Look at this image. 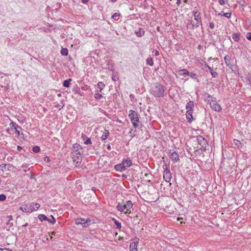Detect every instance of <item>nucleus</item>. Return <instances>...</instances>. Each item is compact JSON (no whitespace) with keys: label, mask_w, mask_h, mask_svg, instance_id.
Returning <instances> with one entry per match:
<instances>
[{"label":"nucleus","mask_w":251,"mask_h":251,"mask_svg":"<svg viewBox=\"0 0 251 251\" xmlns=\"http://www.w3.org/2000/svg\"><path fill=\"white\" fill-rule=\"evenodd\" d=\"M165 91L166 88L162 84L156 83L151 86L150 91L155 98H161L164 96Z\"/></svg>","instance_id":"obj_1"},{"label":"nucleus","mask_w":251,"mask_h":251,"mask_svg":"<svg viewBox=\"0 0 251 251\" xmlns=\"http://www.w3.org/2000/svg\"><path fill=\"white\" fill-rule=\"evenodd\" d=\"M193 13L195 21H192L190 23H188L187 25L188 28L192 29L198 27L201 24L200 12L198 9H195L193 11Z\"/></svg>","instance_id":"obj_2"},{"label":"nucleus","mask_w":251,"mask_h":251,"mask_svg":"<svg viewBox=\"0 0 251 251\" xmlns=\"http://www.w3.org/2000/svg\"><path fill=\"white\" fill-rule=\"evenodd\" d=\"M40 207V204L38 203L33 202L28 204H23L22 205L20 209L23 212L25 213H31L33 211L37 210Z\"/></svg>","instance_id":"obj_3"},{"label":"nucleus","mask_w":251,"mask_h":251,"mask_svg":"<svg viewBox=\"0 0 251 251\" xmlns=\"http://www.w3.org/2000/svg\"><path fill=\"white\" fill-rule=\"evenodd\" d=\"M128 116L130 118L133 126L135 128L138 127L139 126V123L140 122L139 121V117L137 113L133 110H130Z\"/></svg>","instance_id":"obj_4"},{"label":"nucleus","mask_w":251,"mask_h":251,"mask_svg":"<svg viewBox=\"0 0 251 251\" xmlns=\"http://www.w3.org/2000/svg\"><path fill=\"white\" fill-rule=\"evenodd\" d=\"M92 223L93 222L89 219L78 218L75 220V224L76 225H81L83 227H87Z\"/></svg>","instance_id":"obj_5"},{"label":"nucleus","mask_w":251,"mask_h":251,"mask_svg":"<svg viewBox=\"0 0 251 251\" xmlns=\"http://www.w3.org/2000/svg\"><path fill=\"white\" fill-rule=\"evenodd\" d=\"M164 172L163 175V178L166 182H169L171 181L172 178L171 173L170 171V169L168 168V167L166 165H165V168H164Z\"/></svg>","instance_id":"obj_6"},{"label":"nucleus","mask_w":251,"mask_h":251,"mask_svg":"<svg viewBox=\"0 0 251 251\" xmlns=\"http://www.w3.org/2000/svg\"><path fill=\"white\" fill-rule=\"evenodd\" d=\"M82 152V148L79 144L76 143L73 145V151L72 153V155L75 156L77 154H81Z\"/></svg>","instance_id":"obj_7"},{"label":"nucleus","mask_w":251,"mask_h":251,"mask_svg":"<svg viewBox=\"0 0 251 251\" xmlns=\"http://www.w3.org/2000/svg\"><path fill=\"white\" fill-rule=\"evenodd\" d=\"M210 107L217 112H220L222 110V107L219 103L215 100H212L210 102Z\"/></svg>","instance_id":"obj_8"},{"label":"nucleus","mask_w":251,"mask_h":251,"mask_svg":"<svg viewBox=\"0 0 251 251\" xmlns=\"http://www.w3.org/2000/svg\"><path fill=\"white\" fill-rule=\"evenodd\" d=\"M72 158L74 163L75 166H79L81 162V154H77L75 156L72 155Z\"/></svg>","instance_id":"obj_9"},{"label":"nucleus","mask_w":251,"mask_h":251,"mask_svg":"<svg viewBox=\"0 0 251 251\" xmlns=\"http://www.w3.org/2000/svg\"><path fill=\"white\" fill-rule=\"evenodd\" d=\"M126 208V211L125 213L126 214H129L131 213L130 209L132 207L133 204L132 202L130 201H126V204H125Z\"/></svg>","instance_id":"obj_10"},{"label":"nucleus","mask_w":251,"mask_h":251,"mask_svg":"<svg viewBox=\"0 0 251 251\" xmlns=\"http://www.w3.org/2000/svg\"><path fill=\"white\" fill-rule=\"evenodd\" d=\"M138 242L132 241L130 245V251H138Z\"/></svg>","instance_id":"obj_11"},{"label":"nucleus","mask_w":251,"mask_h":251,"mask_svg":"<svg viewBox=\"0 0 251 251\" xmlns=\"http://www.w3.org/2000/svg\"><path fill=\"white\" fill-rule=\"evenodd\" d=\"M193 111L187 110L186 113V116L189 123H192L193 120L192 116Z\"/></svg>","instance_id":"obj_12"},{"label":"nucleus","mask_w":251,"mask_h":251,"mask_svg":"<svg viewBox=\"0 0 251 251\" xmlns=\"http://www.w3.org/2000/svg\"><path fill=\"white\" fill-rule=\"evenodd\" d=\"M122 163L123 165H124L126 169L131 166L132 164L131 160L129 159H124Z\"/></svg>","instance_id":"obj_13"},{"label":"nucleus","mask_w":251,"mask_h":251,"mask_svg":"<svg viewBox=\"0 0 251 251\" xmlns=\"http://www.w3.org/2000/svg\"><path fill=\"white\" fill-rule=\"evenodd\" d=\"M224 60L226 64L229 67L231 68L232 64L231 63V58L229 55H226L224 57Z\"/></svg>","instance_id":"obj_14"},{"label":"nucleus","mask_w":251,"mask_h":251,"mask_svg":"<svg viewBox=\"0 0 251 251\" xmlns=\"http://www.w3.org/2000/svg\"><path fill=\"white\" fill-rule=\"evenodd\" d=\"M194 104L193 101H189L188 102H187L186 105V108L187 110H190V111H193V108H194Z\"/></svg>","instance_id":"obj_15"},{"label":"nucleus","mask_w":251,"mask_h":251,"mask_svg":"<svg viewBox=\"0 0 251 251\" xmlns=\"http://www.w3.org/2000/svg\"><path fill=\"white\" fill-rule=\"evenodd\" d=\"M241 34L240 33H233L232 35V39L235 42H238L240 40Z\"/></svg>","instance_id":"obj_16"},{"label":"nucleus","mask_w":251,"mask_h":251,"mask_svg":"<svg viewBox=\"0 0 251 251\" xmlns=\"http://www.w3.org/2000/svg\"><path fill=\"white\" fill-rule=\"evenodd\" d=\"M171 158L175 161H176L178 160V155L175 151L172 152L170 155Z\"/></svg>","instance_id":"obj_17"},{"label":"nucleus","mask_w":251,"mask_h":251,"mask_svg":"<svg viewBox=\"0 0 251 251\" xmlns=\"http://www.w3.org/2000/svg\"><path fill=\"white\" fill-rule=\"evenodd\" d=\"M116 170L118 171H123L126 170V168L125 167L124 165H123V163L121 164L116 165L115 167Z\"/></svg>","instance_id":"obj_18"},{"label":"nucleus","mask_w":251,"mask_h":251,"mask_svg":"<svg viewBox=\"0 0 251 251\" xmlns=\"http://www.w3.org/2000/svg\"><path fill=\"white\" fill-rule=\"evenodd\" d=\"M109 134V133L108 130L105 129L103 131V132L102 133V135L101 137V140L103 141L106 140L107 139V138L108 137Z\"/></svg>","instance_id":"obj_19"},{"label":"nucleus","mask_w":251,"mask_h":251,"mask_svg":"<svg viewBox=\"0 0 251 251\" xmlns=\"http://www.w3.org/2000/svg\"><path fill=\"white\" fill-rule=\"evenodd\" d=\"M135 33L138 37H142L144 35L145 31L143 29L140 28L138 31L135 32Z\"/></svg>","instance_id":"obj_20"},{"label":"nucleus","mask_w":251,"mask_h":251,"mask_svg":"<svg viewBox=\"0 0 251 251\" xmlns=\"http://www.w3.org/2000/svg\"><path fill=\"white\" fill-rule=\"evenodd\" d=\"M117 207L118 210L121 212H123L125 210H126V208L125 204L119 203Z\"/></svg>","instance_id":"obj_21"},{"label":"nucleus","mask_w":251,"mask_h":251,"mask_svg":"<svg viewBox=\"0 0 251 251\" xmlns=\"http://www.w3.org/2000/svg\"><path fill=\"white\" fill-rule=\"evenodd\" d=\"M178 74L179 75H189V72L186 69H181L178 71Z\"/></svg>","instance_id":"obj_22"},{"label":"nucleus","mask_w":251,"mask_h":251,"mask_svg":"<svg viewBox=\"0 0 251 251\" xmlns=\"http://www.w3.org/2000/svg\"><path fill=\"white\" fill-rule=\"evenodd\" d=\"M12 125H13V126L14 127V129H15V132L16 133H17V134H18V135H20V130L19 129H21V128L18 126L17 125H14L13 123H12Z\"/></svg>","instance_id":"obj_23"},{"label":"nucleus","mask_w":251,"mask_h":251,"mask_svg":"<svg viewBox=\"0 0 251 251\" xmlns=\"http://www.w3.org/2000/svg\"><path fill=\"white\" fill-rule=\"evenodd\" d=\"M98 87L100 89V92L101 93L102 90L103 89V88L105 86V85L104 83L102 82H99L98 84Z\"/></svg>","instance_id":"obj_24"},{"label":"nucleus","mask_w":251,"mask_h":251,"mask_svg":"<svg viewBox=\"0 0 251 251\" xmlns=\"http://www.w3.org/2000/svg\"><path fill=\"white\" fill-rule=\"evenodd\" d=\"M61 54L64 56H67L68 54V50L66 48H62L61 50Z\"/></svg>","instance_id":"obj_25"},{"label":"nucleus","mask_w":251,"mask_h":251,"mask_svg":"<svg viewBox=\"0 0 251 251\" xmlns=\"http://www.w3.org/2000/svg\"><path fill=\"white\" fill-rule=\"evenodd\" d=\"M39 219L41 220V221H43L44 220L47 221L48 218H47L45 215L40 214L38 216Z\"/></svg>","instance_id":"obj_26"},{"label":"nucleus","mask_w":251,"mask_h":251,"mask_svg":"<svg viewBox=\"0 0 251 251\" xmlns=\"http://www.w3.org/2000/svg\"><path fill=\"white\" fill-rule=\"evenodd\" d=\"M120 16V14L118 13H114L112 16V18L114 19L116 21H118L119 20V17Z\"/></svg>","instance_id":"obj_27"},{"label":"nucleus","mask_w":251,"mask_h":251,"mask_svg":"<svg viewBox=\"0 0 251 251\" xmlns=\"http://www.w3.org/2000/svg\"><path fill=\"white\" fill-rule=\"evenodd\" d=\"M71 81V79L70 78L69 80H66L63 82V86L66 87H68L70 85V81Z\"/></svg>","instance_id":"obj_28"},{"label":"nucleus","mask_w":251,"mask_h":251,"mask_svg":"<svg viewBox=\"0 0 251 251\" xmlns=\"http://www.w3.org/2000/svg\"><path fill=\"white\" fill-rule=\"evenodd\" d=\"M147 62L148 64L150 65V66H152L153 65V61L151 58H148L147 59Z\"/></svg>","instance_id":"obj_29"},{"label":"nucleus","mask_w":251,"mask_h":251,"mask_svg":"<svg viewBox=\"0 0 251 251\" xmlns=\"http://www.w3.org/2000/svg\"><path fill=\"white\" fill-rule=\"evenodd\" d=\"M47 221L52 224H54L55 222V220L52 216H50V218H48Z\"/></svg>","instance_id":"obj_30"},{"label":"nucleus","mask_w":251,"mask_h":251,"mask_svg":"<svg viewBox=\"0 0 251 251\" xmlns=\"http://www.w3.org/2000/svg\"><path fill=\"white\" fill-rule=\"evenodd\" d=\"M233 143H234V145L238 147H239L241 144L240 141L238 140H236V139H234L233 140Z\"/></svg>","instance_id":"obj_31"},{"label":"nucleus","mask_w":251,"mask_h":251,"mask_svg":"<svg viewBox=\"0 0 251 251\" xmlns=\"http://www.w3.org/2000/svg\"><path fill=\"white\" fill-rule=\"evenodd\" d=\"M32 151L34 152L37 153V152H38L40 151V148L38 146H34L32 148Z\"/></svg>","instance_id":"obj_32"},{"label":"nucleus","mask_w":251,"mask_h":251,"mask_svg":"<svg viewBox=\"0 0 251 251\" xmlns=\"http://www.w3.org/2000/svg\"><path fill=\"white\" fill-rule=\"evenodd\" d=\"M113 220L114 221V223H115V225H116L117 228L118 229H120L121 228V224L114 219H113Z\"/></svg>","instance_id":"obj_33"},{"label":"nucleus","mask_w":251,"mask_h":251,"mask_svg":"<svg viewBox=\"0 0 251 251\" xmlns=\"http://www.w3.org/2000/svg\"><path fill=\"white\" fill-rule=\"evenodd\" d=\"M210 73L213 77L215 78L218 76V73L214 70H211V72Z\"/></svg>","instance_id":"obj_34"},{"label":"nucleus","mask_w":251,"mask_h":251,"mask_svg":"<svg viewBox=\"0 0 251 251\" xmlns=\"http://www.w3.org/2000/svg\"><path fill=\"white\" fill-rule=\"evenodd\" d=\"M188 76H190L191 78L193 79H196V74L193 73H189V75Z\"/></svg>","instance_id":"obj_35"},{"label":"nucleus","mask_w":251,"mask_h":251,"mask_svg":"<svg viewBox=\"0 0 251 251\" xmlns=\"http://www.w3.org/2000/svg\"><path fill=\"white\" fill-rule=\"evenodd\" d=\"M6 196L4 194H1L0 195V201H4L6 200Z\"/></svg>","instance_id":"obj_36"},{"label":"nucleus","mask_w":251,"mask_h":251,"mask_svg":"<svg viewBox=\"0 0 251 251\" xmlns=\"http://www.w3.org/2000/svg\"><path fill=\"white\" fill-rule=\"evenodd\" d=\"M198 140L201 142H203L204 143H205L204 138L201 136L198 137Z\"/></svg>","instance_id":"obj_37"},{"label":"nucleus","mask_w":251,"mask_h":251,"mask_svg":"<svg viewBox=\"0 0 251 251\" xmlns=\"http://www.w3.org/2000/svg\"><path fill=\"white\" fill-rule=\"evenodd\" d=\"M102 97V95L100 94H96L95 96V98L96 99H100V98H101Z\"/></svg>","instance_id":"obj_38"},{"label":"nucleus","mask_w":251,"mask_h":251,"mask_svg":"<svg viewBox=\"0 0 251 251\" xmlns=\"http://www.w3.org/2000/svg\"><path fill=\"white\" fill-rule=\"evenodd\" d=\"M223 15L227 18H229L230 17V16H231V13H224V14H223Z\"/></svg>","instance_id":"obj_39"},{"label":"nucleus","mask_w":251,"mask_h":251,"mask_svg":"<svg viewBox=\"0 0 251 251\" xmlns=\"http://www.w3.org/2000/svg\"><path fill=\"white\" fill-rule=\"evenodd\" d=\"M246 38L249 40L251 41V32H249L247 34Z\"/></svg>","instance_id":"obj_40"},{"label":"nucleus","mask_w":251,"mask_h":251,"mask_svg":"<svg viewBox=\"0 0 251 251\" xmlns=\"http://www.w3.org/2000/svg\"><path fill=\"white\" fill-rule=\"evenodd\" d=\"M84 143L86 145L91 143V140L90 138H88L86 141H85Z\"/></svg>","instance_id":"obj_41"},{"label":"nucleus","mask_w":251,"mask_h":251,"mask_svg":"<svg viewBox=\"0 0 251 251\" xmlns=\"http://www.w3.org/2000/svg\"><path fill=\"white\" fill-rule=\"evenodd\" d=\"M219 3L221 5H224L225 3V0H218Z\"/></svg>","instance_id":"obj_42"},{"label":"nucleus","mask_w":251,"mask_h":251,"mask_svg":"<svg viewBox=\"0 0 251 251\" xmlns=\"http://www.w3.org/2000/svg\"><path fill=\"white\" fill-rule=\"evenodd\" d=\"M209 27L211 28V29H213L214 28V24L213 23H210L209 24Z\"/></svg>","instance_id":"obj_43"},{"label":"nucleus","mask_w":251,"mask_h":251,"mask_svg":"<svg viewBox=\"0 0 251 251\" xmlns=\"http://www.w3.org/2000/svg\"><path fill=\"white\" fill-rule=\"evenodd\" d=\"M205 65L207 67L208 70L210 71V73L211 72V70H213V68L209 66H208L207 64H205Z\"/></svg>","instance_id":"obj_44"},{"label":"nucleus","mask_w":251,"mask_h":251,"mask_svg":"<svg viewBox=\"0 0 251 251\" xmlns=\"http://www.w3.org/2000/svg\"><path fill=\"white\" fill-rule=\"evenodd\" d=\"M81 1L83 3H85L86 2H87L88 1V0H81Z\"/></svg>","instance_id":"obj_45"},{"label":"nucleus","mask_w":251,"mask_h":251,"mask_svg":"<svg viewBox=\"0 0 251 251\" xmlns=\"http://www.w3.org/2000/svg\"><path fill=\"white\" fill-rule=\"evenodd\" d=\"M223 14H224V12L222 11H221L220 13H219L218 14V15H219V16H223Z\"/></svg>","instance_id":"obj_46"},{"label":"nucleus","mask_w":251,"mask_h":251,"mask_svg":"<svg viewBox=\"0 0 251 251\" xmlns=\"http://www.w3.org/2000/svg\"><path fill=\"white\" fill-rule=\"evenodd\" d=\"M129 133L130 134V136L131 137H132L134 136V135H132V130H131L129 132Z\"/></svg>","instance_id":"obj_47"},{"label":"nucleus","mask_w":251,"mask_h":251,"mask_svg":"<svg viewBox=\"0 0 251 251\" xmlns=\"http://www.w3.org/2000/svg\"><path fill=\"white\" fill-rule=\"evenodd\" d=\"M17 149L18 151H20L22 149V147L20 146H18Z\"/></svg>","instance_id":"obj_48"},{"label":"nucleus","mask_w":251,"mask_h":251,"mask_svg":"<svg viewBox=\"0 0 251 251\" xmlns=\"http://www.w3.org/2000/svg\"><path fill=\"white\" fill-rule=\"evenodd\" d=\"M27 225H28V224H27V223H26V224H25V225H24L23 226H24V227H26V226H27Z\"/></svg>","instance_id":"obj_49"},{"label":"nucleus","mask_w":251,"mask_h":251,"mask_svg":"<svg viewBox=\"0 0 251 251\" xmlns=\"http://www.w3.org/2000/svg\"><path fill=\"white\" fill-rule=\"evenodd\" d=\"M107 149H108V150H110L111 149V147H110V146L109 145L107 146Z\"/></svg>","instance_id":"obj_50"},{"label":"nucleus","mask_w":251,"mask_h":251,"mask_svg":"<svg viewBox=\"0 0 251 251\" xmlns=\"http://www.w3.org/2000/svg\"><path fill=\"white\" fill-rule=\"evenodd\" d=\"M155 54H156V55H159V52H158V51H156V52H155Z\"/></svg>","instance_id":"obj_51"},{"label":"nucleus","mask_w":251,"mask_h":251,"mask_svg":"<svg viewBox=\"0 0 251 251\" xmlns=\"http://www.w3.org/2000/svg\"><path fill=\"white\" fill-rule=\"evenodd\" d=\"M55 233L54 232H52L51 233V235H55Z\"/></svg>","instance_id":"obj_52"},{"label":"nucleus","mask_w":251,"mask_h":251,"mask_svg":"<svg viewBox=\"0 0 251 251\" xmlns=\"http://www.w3.org/2000/svg\"><path fill=\"white\" fill-rule=\"evenodd\" d=\"M111 1L112 2H115L116 1V0H111Z\"/></svg>","instance_id":"obj_53"}]
</instances>
